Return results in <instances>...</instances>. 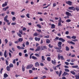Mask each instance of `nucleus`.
<instances>
[{
    "label": "nucleus",
    "instance_id": "nucleus-52",
    "mask_svg": "<svg viewBox=\"0 0 79 79\" xmlns=\"http://www.w3.org/2000/svg\"><path fill=\"white\" fill-rule=\"evenodd\" d=\"M76 61V60L75 59H72L71 60V62H72V63H73V62H74V61Z\"/></svg>",
    "mask_w": 79,
    "mask_h": 79
},
{
    "label": "nucleus",
    "instance_id": "nucleus-31",
    "mask_svg": "<svg viewBox=\"0 0 79 79\" xmlns=\"http://www.w3.org/2000/svg\"><path fill=\"white\" fill-rule=\"evenodd\" d=\"M34 36H37V35H39V34L37 33L36 32H35L33 34Z\"/></svg>",
    "mask_w": 79,
    "mask_h": 79
},
{
    "label": "nucleus",
    "instance_id": "nucleus-63",
    "mask_svg": "<svg viewBox=\"0 0 79 79\" xmlns=\"http://www.w3.org/2000/svg\"><path fill=\"white\" fill-rule=\"evenodd\" d=\"M19 40H17V41H15L14 42V43H15V44H18V43H19Z\"/></svg>",
    "mask_w": 79,
    "mask_h": 79
},
{
    "label": "nucleus",
    "instance_id": "nucleus-29",
    "mask_svg": "<svg viewBox=\"0 0 79 79\" xmlns=\"http://www.w3.org/2000/svg\"><path fill=\"white\" fill-rule=\"evenodd\" d=\"M6 6H7V3H4L2 5V7H5Z\"/></svg>",
    "mask_w": 79,
    "mask_h": 79
},
{
    "label": "nucleus",
    "instance_id": "nucleus-10",
    "mask_svg": "<svg viewBox=\"0 0 79 79\" xmlns=\"http://www.w3.org/2000/svg\"><path fill=\"white\" fill-rule=\"evenodd\" d=\"M17 48L19 50H21V49L22 50H24V48L23 47H21L19 46H17Z\"/></svg>",
    "mask_w": 79,
    "mask_h": 79
},
{
    "label": "nucleus",
    "instance_id": "nucleus-11",
    "mask_svg": "<svg viewBox=\"0 0 79 79\" xmlns=\"http://www.w3.org/2000/svg\"><path fill=\"white\" fill-rule=\"evenodd\" d=\"M41 49V47L39 46L37 47V49L35 50V52H37V51H40Z\"/></svg>",
    "mask_w": 79,
    "mask_h": 79
},
{
    "label": "nucleus",
    "instance_id": "nucleus-57",
    "mask_svg": "<svg viewBox=\"0 0 79 79\" xmlns=\"http://www.w3.org/2000/svg\"><path fill=\"white\" fill-rule=\"evenodd\" d=\"M13 64H15L16 63V60L15 59H14L13 61Z\"/></svg>",
    "mask_w": 79,
    "mask_h": 79
},
{
    "label": "nucleus",
    "instance_id": "nucleus-32",
    "mask_svg": "<svg viewBox=\"0 0 79 79\" xmlns=\"http://www.w3.org/2000/svg\"><path fill=\"white\" fill-rule=\"evenodd\" d=\"M54 47V48L56 49V50H61V49H60V47Z\"/></svg>",
    "mask_w": 79,
    "mask_h": 79
},
{
    "label": "nucleus",
    "instance_id": "nucleus-35",
    "mask_svg": "<svg viewBox=\"0 0 79 79\" xmlns=\"http://www.w3.org/2000/svg\"><path fill=\"white\" fill-rule=\"evenodd\" d=\"M70 73H72V74H73V75H75L76 74V73L74 72V71H70Z\"/></svg>",
    "mask_w": 79,
    "mask_h": 79
},
{
    "label": "nucleus",
    "instance_id": "nucleus-51",
    "mask_svg": "<svg viewBox=\"0 0 79 79\" xmlns=\"http://www.w3.org/2000/svg\"><path fill=\"white\" fill-rule=\"evenodd\" d=\"M26 16L28 18H30V17H29V14H27L26 15Z\"/></svg>",
    "mask_w": 79,
    "mask_h": 79
},
{
    "label": "nucleus",
    "instance_id": "nucleus-21",
    "mask_svg": "<svg viewBox=\"0 0 79 79\" xmlns=\"http://www.w3.org/2000/svg\"><path fill=\"white\" fill-rule=\"evenodd\" d=\"M41 58L42 59V62H43V61H45V59L44 56H41Z\"/></svg>",
    "mask_w": 79,
    "mask_h": 79
},
{
    "label": "nucleus",
    "instance_id": "nucleus-8",
    "mask_svg": "<svg viewBox=\"0 0 79 79\" xmlns=\"http://www.w3.org/2000/svg\"><path fill=\"white\" fill-rule=\"evenodd\" d=\"M58 40L61 41L62 42H64L66 41V40H64V39L61 38H60L58 39Z\"/></svg>",
    "mask_w": 79,
    "mask_h": 79
},
{
    "label": "nucleus",
    "instance_id": "nucleus-9",
    "mask_svg": "<svg viewBox=\"0 0 79 79\" xmlns=\"http://www.w3.org/2000/svg\"><path fill=\"white\" fill-rule=\"evenodd\" d=\"M65 14L67 16H72V15H71V13L67 11L65 12Z\"/></svg>",
    "mask_w": 79,
    "mask_h": 79
},
{
    "label": "nucleus",
    "instance_id": "nucleus-23",
    "mask_svg": "<svg viewBox=\"0 0 79 79\" xmlns=\"http://www.w3.org/2000/svg\"><path fill=\"white\" fill-rule=\"evenodd\" d=\"M6 69L8 71H10V69L11 68L9 66H7L6 67Z\"/></svg>",
    "mask_w": 79,
    "mask_h": 79
},
{
    "label": "nucleus",
    "instance_id": "nucleus-1",
    "mask_svg": "<svg viewBox=\"0 0 79 79\" xmlns=\"http://www.w3.org/2000/svg\"><path fill=\"white\" fill-rule=\"evenodd\" d=\"M60 58L62 60H64V58L63 57V56H60V54H58V59L59 60H60Z\"/></svg>",
    "mask_w": 79,
    "mask_h": 79
},
{
    "label": "nucleus",
    "instance_id": "nucleus-27",
    "mask_svg": "<svg viewBox=\"0 0 79 79\" xmlns=\"http://www.w3.org/2000/svg\"><path fill=\"white\" fill-rule=\"evenodd\" d=\"M62 73H63V71H62L60 70L59 73V77H60V76H61V75Z\"/></svg>",
    "mask_w": 79,
    "mask_h": 79
},
{
    "label": "nucleus",
    "instance_id": "nucleus-34",
    "mask_svg": "<svg viewBox=\"0 0 79 79\" xmlns=\"http://www.w3.org/2000/svg\"><path fill=\"white\" fill-rule=\"evenodd\" d=\"M9 67L10 68H13V64H10L9 65Z\"/></svg>",
    "mask_w": 79,
    "mask_h": 79
},
{
    "label": "nucleus",
    "instance_id": "nucleus-37",
    "mask_svg": "<svg viewBox=\"0 0 79 79\" xmlns=\"http://www.w3.org/2000/svg\"><path fill=\"white\" fill-rule=\"evenodd\" d=\"M58 39H59V37H56L55 38V39L54 40V41H56V40H58Z\"/></svg>",
    "mask_w": 79,
    "mask_h": 79
},
{
    "label": "nucleus",
    "instance_id": "nucleus-16",
    "mask_svg": "<svg viewBox=\"0 0 79 79\" xmlns=\"http://www.w3.org/2000/svg\"><path fill=\"white\" fill-rule=\"evenodd\" d=\"M22 69L23 72H24V71H25V67H24V65H22Z\"/></svg>",
    "mask_w": 79,
    "mask_h": 79
},
{
    "label": "nucleus",
    "instance_id": "nucleus-28",
    "mask_svg": "<svg viewBox=\"0 0 79 79\" xmlns=\"http://www.w3.org/2000/svg\"><path fill=\"white\" fill-rule=\"evenodd\" d=\"M47 60L48 61H51V57H48L47 58Z\"/></svg>",
    "mask_w": 79,
    "mask_h": 79
},
{
    "label": "nucleus",
    "instance_id": "nucleus-58",
    "mask_svg": "<svg viewBox=\"0 0 79 79\" xmlns=\"http://www.w3.org/2000/svg\"><path fill=\"white\" fill-rule=\"evenodd\" d=\"M36 31H38V32H41V31L40 30V29L39 30L37 29L36 30Z\"/></svg>",
    "mask_w": 79,
    "mask_h": 79
},
{
    "label": "nucleus",
    "instance_id": "nucleus-19",
    "mask_svg": "<svg viewBox=\"0 0 79 79\" xmlns=\"http://www.w3.org/2000/svg\"><path fill=\"white\" fill-rule=\"evenodd\" d=\"M79 68V66L77 65L72 66V68Z\"/></svg>",
    "mask_w": 79,
    "mask_h": 79
},
{
    "label": "nucleus",
    "instance_id": "nucleus-47",
    "mask_svg": "<svg viewBox=\"0 0 79 79\" xmlns=\"http://www.w3.org/2000/svg\"><path fill=\"white\" fill-rule=\"evenodd\" d=\"M48 47H49V48H53V46H51V44H49L48 45Z\"/></svg>",
    "mask_w": 79,
    "mask_h": 79
},
{
    "label": "nucleus",
    "instance_id": "nucleus-49",
    "mask_svg": "<svg viewBox=\"0 0 79 79\" xmlns=\"http://www.w3.org/2000/svg\"><path fill=\"white\" fill-rule=\"evenodd\" d=\"M5 43L6 44L8 43V40L7 39H5Z\"/></svg>",
    "mask_w": 79,
    "mask_h": 79
},
{
    "label": "nucleus",
    "instance_id": "nucleus-36",
    "mask_svg": "<svg viewBox=\"0 0 79 79\" xmlns=\"http://www.w3.org/2000/svg\"><path fill=\"white\" fill-rule=\"evenodd\" d=\"M76 79H79V76L77 75H75V76Z\"/></svg>",
    "mask_w": 79,
    "mask_h": 79
},
{
    "label": "nucleus",
    "instance_id": "nucleus-14",
    "mask_svg": "<svg viewBox=\"0 0 79 79\" xmlns=\"http://www.w3.org/2000/svg\"><path fill=\"white\" fill-rule=\"evenodd\" d=\"M7 52L6 50H5L4 52V54L3 55L4 56H5V58H6L7 57V55H6Z\"/></svg>",
    "mask_w": 79,
    "mask_h": 79
},
{
    "label": "nucleus",
    "instance_id": "nucleus-3",
    "mask_svg": "<svg viewBox=\"0 0 79 79\" xmlns=\"http://www.w3.org/2000/svg\"><path fill=\"white\" fill-rule=\"evenodd\" d=\"M62 44V42L61 41H59L58 43V47H60V49H61L62 47H61V44Z\"/></svg>",
    "mask_w": 79,
    "mask_h": 79
},
{
    "label": "nucleus",
    "instance_id": "nucleus-20",
    "mask_svg": "<svg viewBox=\"0 0 79 79\" xmlns=\"http://www.w3.org/2000/svg\"><path fill=\"white\" fill-rule=\"evenodd\" d=\"M55 25L54 24H52L51 25V29H55Z\"/></svg>",
    "mask_w": 79,
    "mask_h": 79
},
{
    "label": "nucleus",
    "instance_id": "nucleus-50",
    "mask_svg": "<svg viewBox=\"0 0 79 79\" xmlns=\"http://www.w3.org/2000/svg\"><path fill=\"white\" fill-rule=\"evenodd\" d=\"M15 19H16V17H13L12 18V21H15Z\"/></svg>",
    "mask_w": 79,
    "mask_h": 79
},
{
    "label": "nucleus",
    "instance_id": "nucleus-25",
    "mask_svg": "<svg viewBox=\"0 0 79 79\" xmlns=\"http://www.w3.org/2000/svg\"><path fill=\"white\" fill-rule=\"evenodd\" d=\"M32 58L33 60H38L37 58L36 57H35V56H32Z\"/></svg>",
    "mask_w": 79,
    "mask_h": 79
},
{
    "label": "nucleus",
    "instance_id": "nucleus-46",
    "mask_svg": "<svg viewBox=\"0 0 79 79\" xmlns=\"http://www.w3.org/2000/svg\"><path fill=\"white\" fill-rule=\"evenodd\" d=\"M26 45L28 46L29 45V43L28 41H27L26 42Z\"/></svg>",
    "mask_w": 79,
    "mask_h": 79
},
{
    "label": "nucleus",
    "instance_id": "nucleus-6",
    "mask_svg": "<svg viewBox=\"0 0 79 79\" xmlns=\"http://www.w3.org/2000/svg\"><path fill=\"white\" fill-rule=\"evenodd\" d=\"M44 49H45L46 50H47V46H42L41 47V50H44Z\"/></svg>",
    "mask_w": 79,
    "mask_h": 79
},
{
    "label": "nucleus",
    "instance_id": "nucleus-22",
    "mask_svg": "<svg viewBox=\"0 0 79 79\" xmlns=\"http://www.w3.org/2000/svg\"><path fill=\"white\" fill-rule=\"evenodd\" d=\"M35 67H37V66L38 67L39 66V62H36L35 63Z\"/></svg>",
    "mask_w": 79,
    "mask_h": 79
},
{
    "label": "nucleus",
    "instance_id": "nucleus-48",
    "mask_svg": "<svg viewBox=\"0 0 79 79\" xmlns=\"http://www.w3.org/2000/svg\"><path fill=\"white\" fill-rule=\"evenodd\" d=\"M19 33H21V35H23V30H19Z\"/></svg>",
    "mask_w": 79,
    "mask_h": 79
},
{
    "label": "nucleus",
    "instance_id": "nucleus-55",
    "mask_svg": "<svg viewBox=\"0 0 79 79\" xmlns=\"http://www.w3.org/2000/svg\"><path fill=\"white\" fill-rule=\"evenodd\" d=\"M61 65V64H60L57 65V66H56V68H59V67H60V66Z\"/></svg>",
    "mask_w": 79,
    "mask_h": 79
},
{
    "label": "nucleus",
    "instance_id": "nucleus-13",
    "mask_svg": "<svg viewBox=\"0 0 79 79\" xmlns=\"http://www.w3.org/2000/svg\"><path fill=\"white\" fill-rule=\"evenodd\" d=\"M67 42L69 44H72V45H75V43H74L72 41H68Z\"/></svg>",
    "mask_w": 79,
    "mask_h": 79
},
{
    "label": "nucleus",
    "instance_id": "nucleus-17",
    "mask_svg": "<svg viewBox=\"0 0 79 79\" xmlns=\"http://www.w3.org/2000/svg\"><path fill=\"white\" fill-rule=\"evenodd\" d=\"M9 8V6H7L5 8H3V11H6V10H7V9H8V8Z\"/></svg>",
    "mask_w": 79,
    "mask_h": 79
},
{
    "label": "nucleus",
    "instance_id": "nucleus-18",
    "mask_svg": "<svg viewBox=\"0 0 79 79\" xmlns=\"http://www.w3.org/2000/svg\"><path fill=\"white\" fill-rule=\"evenodd\" d=\"M18 40L19 42H22L23 41V38H19L18 39Z\"/></svg>",
    "mask_w": 79,
    "mask_h": 79
},
{
    "label": "nucleus",
    "instance_id": "nucleus-30",
    "mask_svg": "<svg viewBox=\"0 0 79 79\" xmlns=\"http://www.w3.org/2000/svg\"><path fill=\"white\" fill-rule=\"evenodd\" d=\"M57 52L58 53H62V52H63V51L61 50H57Z\"/></svg>",
    "mask_w": 79,
    "mask_h": 79
},
{
    "label": "nucleus",
    "instance_id": "nucleus-62",
    "mask_svg": "<svg viewBox=\"0 0 79 79\" xmlns=\"http://www.w3.org/2000/svg\"><path fill=\"white\" fill-rule=\"evenodd\" d=\"M6 65H8L9 64H8V61L6 60Z\"/></svg>",
    "mask_w": 79,
    "mask_h": 79
},
{
    "label": "nucleus",
    "instance_id": "nucleus-54",
    "mask_svg": "<svg viewBox=\"0 0 79 79\" xmlns=\"http://www.w3.org/2000/svg\"><path fill=\"white\" fill-rule=\"evenodd\" d=\"M58 26H62V25H61V23H58Z\"/></svg>",
    "mask_w": 79,
    "mask_h": 79
},
{
    "label": "nucleus",
    "instance_id": "nucleus-33",
    "mask_svg": "<svg viewBox=\"0 0 79 79\" xmlns=\"http://www.w3.org/2000/svg\"><path fill=\"white\" fill-rule=\"evenodd\" d=\"M65 48L66 50V51H69V47H68V46H66Z\"/></svg>",
    "mask_w": 79,
    "mask_h": 79
},
{
    "label": "nucleus",
    "instance_id": "nucleus-5",
    "mask_svg": "<svg viewBox=\"0 0 79 79\" xmlns=\"http://www.w3.org/2000/svg\"><path fill=\"white\" fill-rule=\"evenodd\" d=\"M66 3L67 4V5H69V6H71V5H72V4L73 2L70 1H67L66 2Z\"/></svg>",
    "mask_w": 79,
    "mask_h": 79
},
{
    "label": "nucleus",
    "instance_id": "nucleus-24",
    "mask_svg": "<svg viewBox=\"0 0 79 79\" xmlns=\"http://www.w3.org/2000/svg\"><path fill=\"white\" fill-rule=\"evenodd\" d=\"M46 41L47 44H50V40L49 39H47Z\"/></svg>",
    "mask_w": 79,
    "mask_h": 79
},
{
    "label": "nucleus",
    "instance_id": "nucleus-59",
    "mask_svg": "<svg viewBox=\"0 0 79 79\" xmlns=\"http://www.w3.org/2000/svg\"><path fill=\"white\" fill-rule=\"evenodd\" d=\"M16 23H11V25H13V26H15V25H16Z\"/></svg>",
    "mask_w": 79,
    "mask_h": 79
},
{
    "label": "nucleus",
    "instance_id": "nucleus-56",
    "mask_svg": "<svg viewBox=\"0 0 79 79\" xmlns=\"http://www.w3.org/2000/svg\"><path fill=\"white\" fill-rule=\"evenodd\" d=\"M72 41H73V42H77V41H78V40L77 39H75L74 40H72Z\"/></svg>",
    "mask_w": 79,
    "mask_h": 79
},
{
    "label": "nucleus",
    "instance_id": "nucleus-38",
    "mask_svg": "<svg viewBox=\"0 0 79 79\" xmlns=\"http://www.w3.org/2000/svg\"><path fill=\"white\" fill-rule=\"evenodd\" d=\"M17 35H18V36L19 37H22V35L20 33H17Z\"/></svg>",
    "mask_w": 79,
    "mask_h": 79
},
{
    "label": "nucleus",
    "instance_id": "nucleus-26",
    "mask_svg": "<svg viewBox=\"0 0 79 79\" xmlns=\"http://www.w3.org/2000/svg\"><path fill=\"white\" fill-rule=\"evenodd\" d=\"M8 76V75L6 73H4V77H5V78H6Z\"/></svg>",
    "mask_w": 79,
    "mask_h": 79
},
{
    "label": "nucleus",
    "instance_id": "nucleus-44",
    "mask_svg": "<svg viewBox=\"0 0 79 79\" xmlns=\"http://www.w3.org/2000/svg\"><path fill=\"white\" fill-rule=\"evenodd\" d=\"M66 37L67 38V39H71V36H66Z\"/></svg>",
    "mask_w": 79,
    "mask_h": 79
},
{
    "label": "nucleus",
    "instance_id": "nucleus-53",
    "mask_svg": "<svg viewBox=\"0 0 79 79\" xmlns=\"http://www.w3.org/2000/svg\"><path fill=\"white\" fill-rule=\"evenodd\" d=\"M56 6V3H54L53 5V8H54V7Z\"/></svg>",
    "mask_w": 79,
    "mask_h": 79
},
{
    "label": "nucleus",
    "instance_id": "nucleus-39",
    "mask_svg": "<svg viewBox=\"0 0 79 79\" xmlns=\"http://www.w3.org/2000/svg\"><path fill=\"white\" fill-rule=\"evenodd\" d=\"M71 38L73 39H76V36H74V35L73 36H72Z\"/></svg>",
    "mask_w": 79,
    "mask_h": 79
},
{
    "label": "nucleus",
    "instance_id": "nucleus-4",
    "mask_svg": "<svg viewBox=\"0 0 79 79\" xmlns=\"http://www.w3.org/2000/svg\"><path fill=\"white\" fill-rule=\"evenodd\" d=\"M33 66V65L32 64H30L28 65L27 67V69H31V68H32V67Z\"/></svg>",
    "mask_w": 79,
    "mask_h": 79
},
{
    "label": "nucleus",
    "instance_id": "nucleus-41",
    "mask_svg": "<svg viewBox=\"0 0 79 79\" xmlns=\"http://www.w3.org/2000/svg\"><path fill=\"white\" fill-rule=\"evenodd\" d=\"M35 56H37V57H40V55H39V54L37 53L35 54Z\"/></svg>",
    "mask_w": 79,
    "mask_h": 79
},
{
    "label": "nucleus",
    "instance_id": "nucleus-45",
    "mask_svg": "<svg viewBox=\"0 0 79 79\" xmlns=\"http://www.w3.org/2000/svg\"><path fill=\"white\" fill-rule=\"evenodd\" d=\"M64 71H65L66 72H69V70L67 69H64Z\"/></svg>",
    "mask_w": 79,
    "mask_h": 79
},
{
    "label": "nucleus",
    "instance_id": "nucleus-40",
    "mask_svg": "<svg viewBox=\"0 0 79 79\" xmlns=\"http://www.w3.org/2000/svg\"><path fill=\"white\" fill-rule=\"evenodd\" d=\"M75 10H77V11H79V8H78V7L77 6L75 7Z\"/></svg>",
    "mask_w": 79,
    "mask_h": 79
},
{
    "label": "nucleus",
    "instance_id": "nucleus-43",
    "mask_svg": "<svg viewBox=\"0 0 79 79\" xmlns=\"http://www.w3.org/2000/svg\"><path fill=\"white\" fill-rule=\"evenodd\" d=\"M37 27H39L40 29H41V28H42V27H41L40 24H39L37 25Z\"/></svg>",
    "mask_w": 79,
    "mask_h": 79
},
{
    "label": "nucleus",
    "instance_id": "nucleus-2",
    "mask_svg": "<svg viewBox=\"0 0 79 79\" xmlns=\"http://www.w3.org/2000/svg\"><path fill=\"white\" fill-rule=\"evenodd\" d=\"M8 16V15H6L4 19V21H5L6 23H9V20H7Z\"/></svg>",
    "mask_w": 79,
    "mask_h": 79
},
{
    "label": "nucleus",
    "instance_id": "nucleus-61",
    "mask_svg": "<svg viewBox=\"0 0 79 79\" xmlns=\"http://www.w3.org/2000/svg\"><path fill=\"white\" fill-rule=\"evenodd\" d=\"M72 10H73V11H75V10H76V8H75L73 6Z\"/></svg>",
    "mask_w": 79,
    "mask_h": 79
},
{
    "label": "nucleus",
    "instance_id": "nucleus-12",
    "mask_svg": "<svg viewBox=\"0 0 79 79\" xmlns=\"http://www.w3.org/2000/svg\"><path fill=\"white\" fill-rule=\"evenodd\" d=\"M52 63L54 64V65H55L56 64V60L54 59V61L53 60H52Z\"/></svg>",
    "mask_w": 79,
    "mask_h": 79
},
{
    "label": "nucleus",
    "instance_id": "nucleus-64",
    "mask_svg": "<svg viewBox=\"0 0 79 79\" xmlns=\"http://www.w3.org/2000/svg\"><path fill=\"white\" fill-rule=\"evenodd\" d=\"M9 46H11V45H12V43L11 42H10L9 44Z\"/></svg>",
    "mask_w": 79,
    "mask_h": 79
},
{
    "label": "nucleus",
    "instance_id": "nucleus-15",
    "mask_svg": "<svg viewBox=\"0 0 79 79\" xmlns=\"http://www.w3.org/2000/svg\"><path fill=\"white\" fill-rule=\"evenodd\" d=\"M35 39L36 41H40V38H37V37H35Z\"/></svg>",
    "mask_w": 79,
    "mask_h": 79
},
{
    "label": "nucleus",
    "instance_id": "nucleus-60",
    "mask_svg": "<svg viewBox=\"0 0 79 79\" xmlns=\"http://www.w3.org/2000/svg\"><path fill=\"white\" fill-rule=\"evenodd\" d=\"M26 30H27V29L26 28V27H23V31H26Z\"/></svg>",
    "mask_w": 79,
    "mask_h": 79
},
{
    "label": "nucleus",
    "instance_id": "nucleus-42",
    "mask_svg": "<svg viewBox=\"0 0 79 79\" xmlns=\"http://www.w3.org/2000/svg\"><path fill=\"white\" fill-rule=\"evenodd\" d=\"M71 20L69 19H67L66 20V22H67V23H69L70 22H71Z\"/></svg>",
    "mask_w": 79,
    "mask_h": 79
},
{
    "label": "nucleus",
    "instance_id": "nucleus-7",
    "mask_svg": "<svg viewBox=\"0 0 79 79\" xmlns=\"http://www.w3.org/2000/svg\"><path fill=\"white\" fill-rule=\"evenodd\" d=\"M66 75H68V76L69 75V73L67 72H64V73L62 74V76H66Z\"/></svg>",
    "mask_w": 79,
    "mask_h": 79
}]
</instances>
